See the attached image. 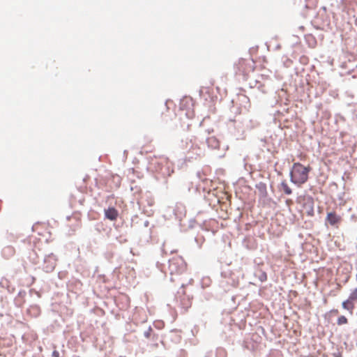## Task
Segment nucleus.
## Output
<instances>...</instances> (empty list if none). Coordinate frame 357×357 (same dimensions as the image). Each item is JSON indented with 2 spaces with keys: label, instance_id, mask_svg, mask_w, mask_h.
<instances>
[{
  "label": "nucleus",
  "instance_id": "nucleus-5",
  "mask_svg": "<svg viewBox=\"0 0 357 357\" xmlns=\"http://www.w3.org/2000/svg\"><path fill=\"white\" fill-rule=\"evenodd\" d=\"M255 188L258 191V195L260 199H265L268 196L266 183L259 182L255 185Z\"/></svg>",
  "mask_w": 357,
  "mask_h": 357
},
{
  "label": "nucleus",
  "instance_id": "nucleus-21",
  "mask_svg": "<svg viewBox=\"0 0 357 357\" xmlns=\"http://www.w3.org/2000/svg\"><path fill=\"white\" fill-rule=\"evenodd\" d=\"M31 308L36 310L37 312L39 311V307L37 305L32 306Z\"/></svg>",
  "mask_w": 357,
  "mask_h": 357
},
{
  "label": "nucleus",
  "instance_id": "nucleus-18",
  "mask_svg": "<svg viewBox=\"0 0 357 357\" xmlns=\"http://www.w3.org/2000/svg\"><path fill=\"white\" fill-rule=\"evenodd\" d=\"M8 251L9 253L12 254L13 252V250L10 247H8L6 249H4L3 252Z\"/></svg>",
  "mask_w": 357,
  "mask_h": 357
},
{
  "label": "nucleus",
  "instance_id": "nucleus-15",
  "mask_svg": "<svg viewBox=\"0 0 357 357\" xmlns=\"http://www.w3.org/2000/svg\"><path fill=\"white\" fill-rule=\"evenodd\" d=\"M8 281L5 279V278H2L0 281V285L3 287V288H7L8 287Z\"/></svg>",
  "mask_w": 357,
  "mask_h": 357
},
{
  "label": "nucleus",
  "instance_id": "nucleus-10",
  "mask_svg": "<svg viewBox=\"0 0 357 357\" xmlns=\"http://www.w3.org/2000/svg\"><path fill=\"white\" fill-rule=\"evenodd\" d=\"M255 276L258 278V279L261 282H264L267 280V275L264 271H258L255 273Z\"/></svg>",
  "mask_w": 357,
  "mask_h": 357
},
{
  "label": "nucleus",
  "instance_id": "nucleus-16",
  "mask_svg": "<svg viewBox=\"0 0 357 357\" xmlns=\"http://www.w3.org/2000/svg\"><path fill=\"white\" fill-rule=\"evenodd\" d=\"M151 327H149L147 331H144V335L146 337L149 338L150 337V331H151Z\"/></svg>",
  "mask_w": 357,
  "mask_h": 357
},
{
  "label": "nucleus",
  "instance_id": "nucleus-8",
  "mask_svg": "<svg viewBox=\"0 0 357 357\" xmlns=\"http://www.w3.org/2000/svg\"><path fill=\"white\" fill-rule=\"evenodd\" d=\"M209 148L216 149L219 148L220 142L215 137H209L206 140Z\"/></svg>",
  "mask_w": 357,
  "mask_h": 357
},
{
  "label": "nucleus",
  "instance_id": "nucleus-20",
  "mask_svg": "<svg viewBox=\"0 0 357 357\" xmlns=\"http://www.w3.org/2000/svg\"><path fill=\"white\" fill-rule=\"evenodd\" d=\"M308 214L312 215L313 214V207L311 206L310 211H309Z\"/></svg>",
  "mask_w": 357,
  "mask_h": 357
},
{
  "label": "nucleus",
  "instance_id": "nucleus-19",
  "mask_svg": "<svg viewBox=\"0 0 357 357\" xmlns=\"http://www.w3.org/2000/svg\"><path fill=\"white\" fill-rule=\"evenodd\" d=\"M144 227H149V222L148 220L144 221Z\"/></svg>",
  "mask_w": 357,
  "mask_h": 357
},
{
  "label": "nucleus",
  "instance_id": "nucleus-13",
  "mask_svg": "<svg viewBox=\"0 0 357 357\" xmlns=\"http://www.w3.org/2000/svg\"><path fill=\"white\" fill-rule=\"evenodd\" d=\"M349 301H351L353 303L354 301H357V288L354 289L351 293L349 294V296L348 298Z\"/></svg>",
  "mask_w": 357,
  "mask_h": 357
},
{
  "label": "nucleus",
  "instance_id": "nucleus-2",
  "mask_svg": "<svg viewBox=\"0 0 357 357\" xmlns=\"http://www.w3.org/2000/svg\"><path fill=\"white\" fill-rule=\"evenodd\" d=\"M185 269L186 264L181 257H175L169 260L168 270L172 281H174V275L182 274L185 272Z\"/></svg>",
  "mask_w": 357,
  "mask_h": 357
},
{
  "label": "nucleus",
  "instance_id": "nucleus-12",
  "mask_svg": "<svg viewBox=\"0 0 357 357\" xmlns=\"http://www.w3.org/2000/svg\"><path fill=\"white\" fill-rule=\"evenodd\" d=\"M224 283H226L228 285L231 287H236L237 285V282L234 279H228L225 280L221 282L222 285L224 287Z\"/></svg>",
  "mask_w": 357,
  "mask_h": 357
},
{
  "label": "nucleus",
  "instance_id": "nucleus-14",
  "mask_svg": "<svg viewBox=\"0 0 357 357\" xmlns=\"http://www.w3.org/2000/svg\"><path fill=\"white\" fill-rule=\"evenodd\" d=\"M347 323V319L346 318V317H344L343 315L339 317L337 320V324L338 325H343V324H346Z\"/></svg>",
  "mask_w": 357,
  "mask_h": 357
},
{
  "label": "nucleus",
  "instance_id": "nucleus-4",
  "mask_svg": "<svg viewBox=\"0 0 357 357\" xmlns=\"http://www.w3.org/2000/svg\"><path fill=\"white\" fill-rule=\"evenodd\" d=\"M56 261L57 258L53 253L46 255L43 261V269L46 273L52 272L55 268Z\"/></svg>",
  "mask_w": 357,
  "mask_h": 357
},
{
  "label": "nucleus",
  "instance_id": "nucleus-7",
  "mask_svg": "<svg viewBox=\"0 0 357 357\" xmlns=\"http://www.w3.org/2000/svg\"><path fill=\"white\" fill-rule=\"evenodd\" d=\"M341 220V218L336 215L335 213H328L326 217V221L332 226L337 224Z\"/></svg>",
  "mask_w": 357,
  "mask_h": 357
},
{
  "label": "nucleus",
  "instance_id": "nucleus-1",
  "mask_svg": "<svg viewBox=\"0 0 357 357\" xmlns=\"http://www.w3.org/2000/svg\"><path fill=\"white\" fill-rule=\"evenodd\" d=\"M310 169L309 167H305L299 162L294 163L290 172L291 182L301 186L307 181Z\"/></svg>",
  "mask_w": 357,
  "mask_h": 357
},
{
  "label": "nucleus",
  "instance_id": "nucleus-17",
  "mask_svg": "<svg viewBox=\"0 0 357 357\" xmlns=\"http://www.w3.org/2000/svg\"><path fill=\"white\" fill-rule=\"evenodd\" d=\"M52 356L53 357H59V351H56V350H54V351H53V352H52Z\"/></svg>",
  "mask_w": 357,
  "mask_h": 357
},
{
  "label": "nucleus",
  "instance_id": "nucleus-11",
  "mask_svg": "<svg viewBox=\"0 0 357 357\" xmlns=\"http://www.w3.org/2000/svg\"><path fill=\"white\" fill-rule=\"evenodd\" d=\"M281 187H282V189L283 190L284 192L286 194V195H291L292 193V191H291V189L288 186V185L287 184V183L285 182H282L281 183Z\"/></svg>",
  "mask_w": 357,
  "mask_h": 357
},
{
  "label": "nucleus",
  "instance_id": "nucleus-6",
  "mask_svg": "<svg viewBox=\"0 0 357 357\" xmlns=\"http://www.w3.org/2000/svg\"><path fill=\"white\" fill-rule=\"evenodd\" d=\"M119 215V213L114 207H109L105 210V216L107 219L110 220H115Z\"/></svg>",
  "mask_w": 357,
  "mask_h": 357
},
{
  "label": "nucleus",
  "instance_id": "nucleus-9",
  "mask_svg": "<svg viewBox=\"0 0 357 357\" xmlns=\"http://www.w3.org/2000/svg\"><path fill=\"white\" fill-rule=\"evenodd\" d=\"M342 306L344 310H349L351 313H352V311L354 309V305L353 302L349 301V298L342 302Z\"/></svg>",
  "mask_w": 357,
  "mask_h": 357
},
{
  "label": "nucleus",
  "instance_id": "nucleus-3",
  "mask_svg": "<svg viewBox=\"0 0 357 357\" xmlns=\"http://www.w3.org/2000/svg\"><path fill=\"white\" fill-rule=\"evenodd\" d=\"M183 149L186 151L187 156L190 159H196L204 154V149L199 146L195 139H186Z\"/></svg>",
  "mask_w": 357,
  "mask_h": 357
},
{
  "label": "nucleus",
  "instance_id": "nucleus-22",
  "mask_svg": "<svg viewBox=\"0 0 357 357\" xmlns=\"http://www.w3.org/2000/svg\"><path fill=\"white\" fill-rule=\"evenodd\" d=\"M73 357H79V356H73Z\"/></svg>",
  "mask_w": 357,
  "mask_h": 357
}]
</instances>
